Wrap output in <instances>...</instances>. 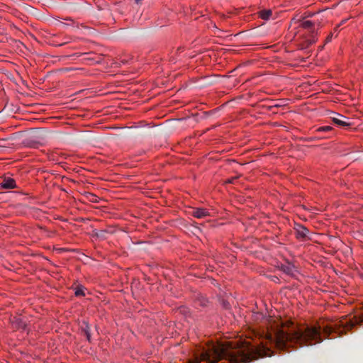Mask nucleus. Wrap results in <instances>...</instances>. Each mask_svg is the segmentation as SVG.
I'll use <instances>...</instances> for the list:
<instances>
[{
  "mask_svg": "<svg viewBox=\"0 0 363 363\" xmlns=\"http://www.w3.org/2000/svg\"><path fill=\"white\" fill-rule=\"evenodd\" d=\"M267 356H270L269 350L264 346L257 347L250 344L211 345L195 353L194 359L189 363H218L221 360H224V363H249Z\"/></svg>",
  "mask_w": 363,
  "mask_h": 363,
  "instance_id": "nucleus-1",
  "label": "nucleus"
},
{
  "mask_svg": "<svg viewBox=\"0 0 363 363\" xmlns=\"http://www.w3.org/2000/svg\"><path fill=\"white\" fill-rule=\"evenodd\" d=\"M273 333L267 335V339L280 350L289 347L311 346L323 341L320 328L308 325L298 326L291 320L281 322Z\"/></svg>",
  "mask_w": 363,
  "mask_h": 363,
  "instance_id": "nucleus-2",
  "label": "nucleus"
},
{
  "mask_svg": "<svg viewBox=\"0 0 363 363\" xmlns=\"http://www.w3.org/2000/svg\"><path fill=\"white\" fill-rule=\"evenodd\" d=\"M296 237L298 239L306 240L308 238L309 230L305 226L302 225H296L294 228Z\"/></svg>",
  "mask_w": 363,
  "mask_h": 363,
  "instance_id": "nucleus-3",
  "label": "nucleus"
},
{
  "mask_svg": "<svg viewBox=\"0 0 363 363\" xmlns=\"http://www.w3.org/2000/svg\"><path fill=\"white\" fill-rule=\"evenodd\" d=\"M191 215L197 218H203L209 215L208 211L205 208H195L191 211Z\"/></svg>",
  "mask_w": 363,
  "mask_h": 363,
  "instance_id": "nucleus-4",
  "label": "nucleus"
},
{
  "mask_svg": "<svg viewBox=\"0 0 363 363\" xmlns=\"http://www.w3.org/2000/svg\"><path fill=\"white\" fill-rule=\"evenodd\" d=\"M280 269L284 273L291 277H293L296 272V267L291 263L282 264Z\"/></svg>",
  "mask_w": 363,
  "mask_h": 363,
  "instance_id": "nucleus-5",
  "label": "nucleus"
},
{
  "mask_svg": "<svg viewBox=\"0 0 363 363\" xmlns=\"http://www.w3.org/2000/svg\"><path fill=\"white\" fill-rule=\"evenodd\" d=\"M0 185L4 189H14L16 187V182L11 178H5Z\"/></svg>",
  "mask_w": 363,
  "mask_h": 363,
  "instance_id": "nucleus-6",
  "label": "nucleus"
},
{
  "mask_svg": "<svg viewBox=\"0 0 363 363\" xmlns=\"http://www.w3.org/2000/svg\"><path fill=\"white\" fill-rule=\"evenodd\" d=\"M337 117L333 118V121L334 122V123H335L337 125L342 126V127H346V126L350 125V123L343 120V118H346L345 116L340 115V114H337Z\"/></svg>",
  "mask_w": 363,
  "mask_h": 363,
  "instance_id": "nucleus-7",
  "label": "nucleus"
},
{
  "mask_svg": "<svg viewBox=\"0 0 363 363\" xmlns=\"http://www.w3.org/2000/svg\"><path fill=\"white\" fill-rule=\"evenodd\" d=\"M81 330L82 333L85 335L86 340L89 342H91V328L90 325L87 322L83 321L81 325Z\"/></svg>",
  "mask_w": 363,
  "mask_h": 363,
  "instance_id": "nucleus-8",
  "label": "nucleus"
},
{
  "mask_svg": "<svg viewBox=\"0 0 363 363\" xmlns=\"http://www.w3.org/2000/svg\"><path fill=\"white\" fill-rule=\"evenodd\" d=\"M13 327L17 329L25 330L26 327V321L21 318H14L13 320Z\"/></svg>",
  "mask_w": 363,
  "mask_h": 363,
  "instance_id": "nucleus-9",
  "label": "nucleus"
},
{
  "mask_svg": "<svg viewBox=\"0 0 363 363\" xmlns=\"http://www.w3.org/2000/svg\"><path fill=\"white\" fill-rule=\"evenodd\" d=\"M272 10H262L259 12V17L264 20H268L269 17L272 16Z\"/></svg>",
  "mask_w": 363,
  "mask_h": 363,
  "instance_id": "nucleus-10",
  "label": "nucleus"
},
{
  "mask_svg": "<svg viewBox=\"0 0 363 363\" xmlns=\"http://www.w3.org/2000/svg\"><path fill=\"white\" fill-rule=\"evenodd\" d=\"M313 26V23L311 21H306L301 23V26L306 29H311Z\"/></svg>",
  "mask_w": 363,
  "mask_h": 363,
  "instance_id": "nucleus-11",
  "label": "nucleus"
},
{
  "mask_svg": "<svg viewBox=\"0 0 363 363\" xmlns=\"http://www.w3.org/2000/svg\"><path fill=\"white\" fill-rule=\"evenodd\" d=\"M75 295L77 296H84V287L82 286H78L75 289Z\"/></svg>",
  "mask_w": 363,
  "mask_h": 363,
  "instance_id": "nucleus-12",
  "label": "nucleus"
},
{
  "mask_svg": "<svg viewBox=\"0 0 363 363\" xmlns=\"http://www.w3.org/2000/svg\"><path fill=\"white\" fill-rule=\"evenodd\" d=\"M107 231L106 230H101L95 233L97 238L105 239Z\"/></svg>",
  "mask_w": 363,
  "mask_h": 363,
  "instance_id": "nucleus-13",
  "label": "nucleus"
},
{
  "mask_svg": "<svg viewBox=\"0 0 363 363\" xmlns=\"http://www.w3.org/2000/svg\"><path fill=\"white\" fill-rule=\"evenodd\" d=\"M332 129L330 126H323L318 129V131H329Z\"/></svg>",
  "mask_w": 363,
  "mask_h": 363,
  "instance_id": "nucleus-14",
  "label": "nucleus"
},
{
  "mask_svg": "<svg viewBox=\"0 0 363 363\" xmlns=\"http://www.w3.org/2000/svg\"><path fill=\"white\" fill-rule=\"evenodd\" d=\"M315 42L314 40H307V45L306 46H303L301 48L303 49V48H306V47L309 46L310 45H312L313 43Z\"/></svg>",
  "mask_w": 363,
  "mask_h": 363,
  "instance_id": "nucleus-15",
  "label": "nucleus"
},
{
  "mask_svg": "<svg viewBox=\"0 0 363 363\" xmlns=\"http://www.w3.org/2000/svg\"><path fill=\"white\" fill-rule=\"evenodd\" d=\"M238 178V177H235L229 179L227 182L228 183H234L235 180H236Z\"/></svg>",
  "mask_w": 363,
  "mask_h": 363,
  "instance_id": "nucleus-16",
  "label": "nucleus"
},
{
  "mask_svg": "<svg viewBox=\"0 0 363 363\" xmlns=\"http://www.w3.org/2000/svg\"><path fill=\"white\" fill-rule=\"evenodd\" d=\"M332 35H330L327 38L326 40L327 42H329L331 40Z\"/></svg>",
  "mask_w": 363,
  "mask_h": 363,
  "instance_id": "nucleus-17",
  "label": "nucleus"
},
{
  "mask_svg": "<svg viewBox=\"0 0 363 363\" xmlns=\"http://www.w3.org/2000/svg\"><path fill=\"white\" fill-rule=\"evenodd\" d=\"M143 0H135L136 4H140Z\"/></svg>",
  "mask_w": 363,
  "mask_h": 363,
  "instance_id": "nucleus-18",
  "label": "nucleus"
},
{
  "mask_svg": "<svg viewBox=\"0 0 363 363\" xmlns=\"http://www.w3.org/2000/svg\"><path fill=\"white\" fill-rule=\"evenodd\" d=\"M182 48H177V52H180V51H182Z\"/></svg>",
  "mask_w": 363,
  "mask_h": 363,
  "instance_id": "nucleus-19",
  "label": "nucleus"
},
{
  "mask_svg": "<svg viewBox=\"0 0 363 363\" xmlns=\"http://www.w3.org/2000/svg\"><path fill=\"white\" fill-rule=\"evenodd\" d=\"M347 20L342 21V23H344Z\"/></svg>",
  "mask_w": 363,
  "mask_h": 363,
  "instance_id": "nucleus-20",
  "label": "nucleus"
},
{
  "mask_svg": "<svg viewBox=\"0 0 363 363\" xmlns=\"http://www.w3.org/2000/svg\"><path fill=\"white\" fill-rule=\"evenodd\" d=\"M338 27H339V26H337V28H335V31L337 30Z\"/></svg>",
  "mask_w": 363,
  "mask_h": 363,
  "instance_id": "nucleus-21",
  "label": "nucleus"
},
{
  "mask_svg": "<svg viewBox=\"0 0 363 363\" xmlns=\"http://www.w3.org/2000/svg\"><path fill=\"white\" fill-rule=\"evenodd\" d=\"M362 43L363 44V39L362 40Z\"/></svg>",
  "mask_w": 363,
  "mask_h": 363,
  "instance_id": "nucleus-22",
  "label": "nucleus"
}]
</instances>
